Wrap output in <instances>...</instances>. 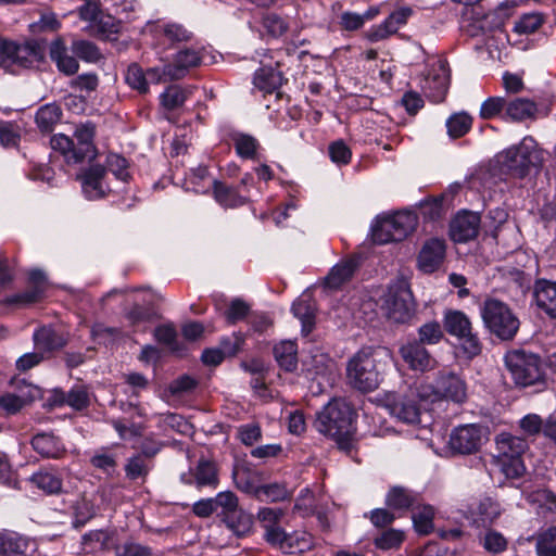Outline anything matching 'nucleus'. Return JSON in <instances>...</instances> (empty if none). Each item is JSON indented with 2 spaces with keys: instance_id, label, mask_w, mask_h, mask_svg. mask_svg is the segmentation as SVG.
Instances as JSON below:
<instances>
[{
  "instance_id": "obj_1",
  "label": "nucleus",
  "mask_w": 556,
  "mask_h": 556,
  "mask_svg": "<svg viewBox=\"0 0 556 556\" xmlns=\"http://www.w3.org/2000/svg\"><path fill=\"white\" fill-rule=\"evenodd\" d=\"M353 416L354 412L349 403L344 400H332L317 414L315 428L333 439L341 450L349 451L354 434Z\"/></svg>"
},
{
  "instance_id": "obj_2",
  "label": "nucleus",
  "mask_w": 556,
  "mask_h": 556,
  "mask_svg": "<svg viewBox=\"0 0 556 556\" xmlns=\"http://www.w3.org/2000/svg\"><path fill=\"white\" fill-rule=\"evenodd\" d=\"M496 160L504 170L522 178L543 166L545 153L533 138L525 137L519 144L498 153Z\"/></svg>"
},
{
  "instance_id": "obj_3",
  "label": "nucleus",
  "mask_w": 556,
  "mask_h": 556,
  "mask_svg": "<svg viewBox=\"0 0 556 556\" xmlns=\"http://www.w3.org/2000/svg\"><path fill=\"white\" fill-rule=\"evenodd\" d=\"M495 443L496 454L493 455V462L500 471L507 479L521 477L526 471L522 454L528 448L527 441L520 437L503 432L496 437Z\"/></svg>"
},
{
  "instance_id": "obj_4",
  "label": "nucleus",
  "mask_w": 556,
  "mask_h": 556,
  "mask_svg": "<svg viewBox=\"0 0 556 556\" xmlns=\"http://www.w3.org/2000/svg\"><path fill=\"white\" fill-rule=\"evenodd\" d=\"M349 383L363 392L376 390L381 381V365L371 350L358 351L348 363Z\"/></svg>"
},
{
  "instance_id": "obj_5",
  "label": "nucleus",
  "mask_w": 556,
  "mask_h": 556,
  "mask_svg": "<svg viewBox=\"0 0 556 556\" xmlns=\"http://www.w3.org/2000/svg\"><path fill=\"white\" fill-rule=\"evenodd\" d=\"M506 367L515 384L521 388L544 381V367L540 357L523 350L509 351L505 355Z\"/></svg>"
},
{
  "instance_id": "obj_6",
  "label": "nucleus",
  "mask_w": 556,
  "mask_h": 556,
  "mask_svg": "<svg viewBox=\"0 0 556 556\" xmlns=\"http://www.w3.org/2000/svg\"><path fill=\"white\" fill-rule=\"evenodd\" d=\"M481 316L490 332L501 340H511L520 326L509 306L496 299H486L483 302Z\"/></svg>"
},
{
  "instance_id": "obj_7",
  "label": "nucleus",
  "mask_w": 556,
  "mask_h": 556,
  "mask_svg": "<svg viewBox=\"0 0 556 556\" xmlns=\"http://www.w3.org/2000/svg\"><path fill=\"white\" fill-rule=\"evenodd\" d=\"M43 51L36 40L16 42L0 38V66L9 72L29 68L40 62Z\"/></svg>"
},
{
  "instance_id": "obj_8",
  "label": "nucleus",
  "mask_w": 556,
  "mask_h": 556,
  "mask_svg": "<svg viewBox=\"0 0 556 556\" xmlns=\"http://www.w3.org/2000/svg\"><path fill=\"white\" fill-rule=\"evenodd\" d=\"M420 396L422 400H448L460 404L467 399V386L456 374L441 371L434 383H420Z\"/></svg>"
},
{
  "instance_id": "obj_9",
  "label": "nucleus",
  "mask_w": 556,
  "mask_h": 556,
  "mask_svg": "<svg viewBox=\"0 0 556 556\" xmlns=\"http://www.w3.org/2000/svg\"><path fill=\"white\" fill-rule=\"evenodd\" d=\"M302 375L307 381L316 383L315 393H321L336 378V364L324 352L315 349L302 361ZM314 389L313 386H311Z\"/></svg>"
},
{
  "instance_id": "obj_10",
  "label": "nucleus",
  "mask_w": 556,
  "mask_h": 556,
  "mask_svg": "<svg viewBox=\"0 0 556 556\" xmlns=\"http://www.w3.org/2000/svg\"><path fill=\"white\" fill-rule=\"evenodd\" d=\"M382 307L390 320L397 324L408 323L416 311L409 287L404 281L391 286L383 296Z\"/></svg>"
},
{
  "instance_id": "obj_11",
  "label": "nucleus",
  "mask_w": 556,
  "mask_h": 556,
  "mask_svg": "<svg viewBox=\"0 0 556 556\" xmlns=\"http://www.w3.org/2000/svg\"><path fill=\"white\" fill-rule=\"evenodd\" d=\"M418 399H422L420 384L402 393H388L384 397V406L399 420L405 424H416L420 418Z\"/></svg>"
},
{
  "instance_id": "obj_12",
  "label": "nucleus",
  "mask_w": 556,
  "mask_h": 556,
  "mask_svg": "<svg viewBox=\"0 0 556 556\" xmlns=\"http://www.w3.org/2000/svg\"><path fill=\"white\" fill-rule=\"evenodd\" d=\"M488 429L478 424H467L454 428L448 439V447L460 455L478 452L488 441Z\"/></svg>"
},
{
  "instance_id": "obj_13",
  "label": "nucleus",
  "mask_w": 556,
  "mask_h": 556,
  "mask_svg": "<svg viewBox=\"0 0 556 556\" xmlns=\"http://www.w3.org/2000/svg\"><path fill=\"white\" fill-rule=\"evenodd\" d=\"M445 330L460 341L462 349L469 356L479 354V339L472 333L469 318L460 311H450L444 317Z\"/></svg>"
},
{
  "instance_id": "obj_14",
  "label": "nucleus",
  "mask_w": 556,
  "mask_h": 556,
  "mask_svg": "<svg viewBox=\"0 0 556 556\" xmlns=\"http://www.w3.org/2000/svg\"><path fill=\"white\" fill-rule=\"evenodd\" d=\"M285 515L286 511L277 507H262L256 515V520L264 531L265 541L275 547L285 538V529L281 527Z\"/></svg>"
},
{
  "instance_id": "obj_15",
  "label": "nucleus",
  "mask_w": 556,
  "mask_h": 556,
  "mask_svg": "<svg viewBox=\"0 0 556 556\" xmlns=\"http://www.w3.org/2000/svg\"><path fill=\"white\" fill-rule=\"evenodd\" d=\"M155 43L160 47H168L179 42L191 40L192 33L184 25L174 22H157L149 27Z\"/></svg>"
},
{
  "instance_id": "obj_16",
  "label": "nucleus",
  "mask_w": 556,
  "mask_h": 556,
  "mask_svg": "<svg viewBox=\"0 0 556 556\" xmlns=\"http://www.w3.org/2000/svg\"><path fill=\"white\" fill-rule=\"evenodd\" d=\"M400 354L413 370L428 371L437 367V361L431 357L424 344L417 341L402 345Z\"/></svg>"
},
{
  "instance_id": "obj_17",
  "label": "nucleus",
  "mask_w": 556,
  "mask_h": 556,
  "mask_svg": "<svg viewBox=\"0 0 556 556\" xmlns=\"http://www.w3.org/2000/svg\"><path fill=\"white\" fill-rule=\"evenodd\" d=\"M96 128L91 122L78 125L74 132L75 151L70 157H73V162L77 163L85 159H91L94 156V138Z\"/></svg>"
},
{
  "instance_id": "obj_18",
  "label": "nucleus",
  "mask_w": 556,
  "mask_h": 556,
  "mask_svg": "<svg viewBox=\"0 0 556 556\" xmlns=\"http://www.w3.org/2000/svg\"><path fill=\"white\" fill-rule=\"evenodd\" d=\"M445 243L440 239L428 240L419 252L418 266L424 273L435 271L443 263Z\"/></svg>"
},
{
  "instance_id": "obj_19",
  "label": "nucleus",
  "mask_w": 556,
  "mask_h": 556,
  "mask_svg": "<svg viewBox=\"0 0 556 556\" xmlns=\"http://www.w3.org/2000/svg\"><path fill=\"white\" fill-rule=\"evenodd\" d=\"M480 216L472 212L458 214L451 224V237L456 242L469 241L478 235Z\"/></svg>"
},
{
  "instance_id": "obj_20",
  "label": "nucleus",
  "mask_w": 556,
  "mask_h": 556,
  "mask_svg": "<svg viewBox=\"0 0 556 556\" xmlns=\"http://www.w3.org/2000/svg\"><path fill=\"white\" fill-rule=\"evenodd\" d=\"M105 168L93 165L80 175L83 192L89 200H98L106 194Z\"/></svg>"
},
{
  "instance_id": "obj_21",
  "label": "nucleus",
  "mask_w": 556,
  "mask_h": 556,
  "mask_svg": "<svg viewBox=\"0 0 556 556\" xmlns=\"http://www.w3.org/2000/svg\"><path fill=\"white\" fill-rule=\"evenodd\" d=\"M450 75L446 64L438 61L433 73L425 79L424 89L433 102H441L445 98L448 89Z\"/></svg>"
},
{
  "instance_id": "obj_22",
  "label": "nucleus",
  "mask_w": 556,
  "mask_h": 556,
  "mask_svg": "<svg viewBox=\"0 0 556 556\" xmlns=\"http://www.w3.org/2000/svg\"><path fill=\"white\" fill-rule=\"evenodd\" d=\"M180 479L186 484L197 486H216L218 482L216 465L208 459H200L193 471L182 473Z\"/></svg>"
},
{
  "instance_id": "obj_23",
  "label": "nucleus",
  "mask_w": 556,
  "mask_h": 556,
  "mask_svg": "<svg viewBox=\"0 0 556 556\" xmlns=\"http://www.w3.org/2000/svg\"><path fill=\"white\" fill-rule=\"evenodd\" d=\"M49 55L58 70L64 75L71 76L78 72L79 64L75 56L70 54L65 41L59 37L51 41Z\"/></svg>"
},
{
  "instance_id": "obj_24",
  "label": "nucleus",
  "mask_w": 556,
  "mask_h": 556,
  "mask_svg": "<svg viewBox=\"0 0 556 556\" xmlns=\"http://www.w3.org/2000/svg\"><path fill=\"white\" fill-rule=\"evenodd\" d=\"M412 10L409 8H402L394 11L384 20L380 25L372 27L368 33V38L371 41H380L389 36L395 34L401 25L405 24L410 16Z\"/></svg>"
},
{
  "instance_id": "obj_25",
  "label": "nucleus",
  "mask_w": 556,
  "mask_h": 556,
  "mask_svg": "<svg viewBox=\"0 0 556 556\" xmlns=\"http://www.w3.org/2000/svg\"><path fill=\"white\" fill-rule=\"evenodd\" d=\"M31 446L36 453L45 458L59 459L66 452L62 441L51 432H41L34 435Z\"/></svg>"
},
{
  "instance_id": "obj_26",
  "label": "nucleus",
  "mask_w": 556,
  "mask_h": 556,
  "mask_svg": "<svg viewBox=\"0 0 556 556\" xmlns=\"http://www.w3.org/2000/svg\"><path fill=\"white\" fill-rule=\"evenodd\" d=\"M500 514L498 504L489 497L475 502L468 507V518L478 527L491 525Z\"/></svg>"
},
{
  "instance_id": "obj_27",
  "label": "nucleus",
  "mask_w": 556,
  "mask_h": 556,
  "mask_svg": "<svg viewBox=\"0 0 556 556\" xmlns=\"http://www.w3.org/2000/svg\"><path fill=\"white\" fill-rule=\"evenodd\" d=\"M200 62L201 55L198 50L193 48L184 49L177 52L172 64H167L166 73L172 79H180L189 68L198 66Z\"/></svg>"
},
{
  "instance_id": "obj_28",
  "label": "nucleus",
  "mask_w": 556,
  "mask_h": 556,
  "mask_svg": "<svg viewBox=\"0 0 556 556\" xmlns=\"http://www.w3.org/2000/svg\"><path fill=\"white\" fill-rule=\"evenodd\" d=\"M31 483L48 495H55L62 492L63 480L53 469L42 468L30 477Z\"/></svg>"
},
{
  "instance_id": "obj_29",
  "label": "nucleus",
  "mask_w": 556,
  "mask_h": 556,
  "mask_svg": "<svg viewBox=\"0 0 556 556\" xmlns=\"http://www.w3.org/2000/svg\"><path fill=\"white\" fill-rule=\"evenodd\" d=\"M534 298L540 308L551 317L556 318V282L539 281L535 287Z\"/></svg>"
},
{
  "instance_id": "obj_30",
  "label": "nucleus",
  "mask_w": 556,
  "mask_h": 556,
  "mask_svg": "<svg viewBox=\"0 0 556 556\" xmlns=\"http://www.w3.org/2000/svg\"><path fill=\"white\" fill-rule=\"evenodd\" d=\"M313 544V536L305 531H294L292 533L285 531V538L281 539V543H278L277 548L288 554L303 553L311 549Z\"/></svg>"
},
{
  "instance_id": "obj_31",
  "label": "nucleus",
  "mask_w": 556,
  "mask_h": 556,
  "mask_svg": "<svg viewBox=\"0 0 556 556\" xmlns=\"http://www.w3.org/2000/svg\"><path fill=\"white\" fill-rule=\"evenodd\" d=\"M36 349L42 354L59 350L66 343L65 339L50 327H42L34 333Z\"/></svg>"
},
{
  "instance_id": "obj_32",
  "label": "nucleus",
  "mask_w": 556,
  "mask_h": 556,
  "mask_svg": "<svg viewBox=\"0 0 556 556\" xmlns=\"http://www.w3.org/2000/svg\"><path fill=\"white\" fill-rule=\"evenodd\" d=\"M62 118V110L55 103H49L38 109L35 121L37 127L41 132L53 131L55 125L60 123Z\"/></svg>"
},
{
  "instance_id": "obj_33",
  "label": "nucleus",
  "mask_w": 556,
  "mask_h": 556,
  "mask_svg": "<svg viewBox=\"0 0 556 556\" xmlns=\"http://www.w3.org/2000/svg\"><path fill=\"white\" fill-rule=\"evenodd\" d=\"M387 217L392 225L393 238L397 241L405 239L417 225V217L412 212H399Z\"/></svg>"
},
{
  "instance_id": "obj_34",
  "label": "nucleus",
  "mask_w": 556,
  "mask_h": 556,
  "mask_svg": "<svg viewBox=\"0 0 556 556\" xmlns=\"http://www.w3.org/2000/svg\"><path fill=\"white\" fill-rule=\"evenodd\" d=\"M245 492L252 493L262 502H280L290 496L285 485L278 483L264 484L258 486H245Z\"/></svg>"
},
{
  "instance_id": "obj_35",
  "label": "nucleus",
  "mask_w": 556,
  "mask_h": 556,
  "mask_svg": "<svg viewBox=\"0 0 556 556\" xmlns=\"http://www.w3.org/2000/svg\"><path fill=\"white\" fill-rule=\"evenodd\" d=\"M298 348L294 341L285 340L275 345L274 355L281 368L293 371L298 364Z\"/></svg>"
},
{
  "instance_id": "obj_36",
  "label": "nucleus",
  "mask_w": 556,
  "mask_h": 556,
  "mask_svg": "<svg viewBox=\"0 0 556 556\" xmlns=\"http://www.w3.org/2000/svg\"><path fill=\"white\" fill-rule=\"evenodd\" d=\"M253 84L258 90L273 93L282 85V75L271 67H263L255 73Z\"/></svg>"
},
{
  "instance_id": "obj_37",
  "label": "nucleus",
  "mask_w": 556,
  "mask_h": 556,
  "mask_svg": "<svg viewBox=\"0 0 556 556\" xmlns=\"http://www.w3.org/2000/svg\"><path fill=\"white\" fill-rule=\"evenodd\" d=\"M356 267L357 262L354 258L345 260L337 264L326 278L327 286L333 289L339 288L351 279Z\"/></svg>"
},
{
  "instance_id": "obj_38",
  "label": "nucleus",
  "mask_w": 556,
  "mask_h": 556,
  "mask_svg": "<svg viewBox=\"0 0 556 556\" xmlns=\"http://www.w3.org/2000/svg\"><path fill=\"white\" fill-rule=\"evenodd\" d=\"M538 111L535 102L526 98H517L506 102V115L513 121L531 118Z\"/></svg>"
},
{
  "instance_id": "obj_39",
  "label": "nucleus",
  "mask_w": 556,
  "mask_h": 556,
  "mask_svg": "<svg viewBox=\"0 0 556 556\" xmlns=\"http://www.w3.org/2000/svg\"><path fill=\"white\" fill-rule=\"evenodd\" d=\"M112 532L93 530L83 535L81 546L85 553H96L111 548Z\"/></svg>"
},
{
  "instance_id": "obj_40",
  "label": "nucleus",
  "mask_w": 556,
  "mask_h": 556,
  "mask_svg": "<svg viewBox=\"0 0 556 556\" xmlns=\"http://www.w3.org/2000/svg\"><path fill=\"white\" fill-rule=\"evenodd\" d=\"M28 541L15 533L0 532V556H18L26 552Z\"/></svg>"
},
{
  "instance_id": "obj_41",
  "label": "nucleus",
  "mask_w": 556,
  "mask_h": 556,
  "mask_svg": "<svg viewBox=\"0 0 556 556\" xmlns=\"http://www.w3.org/2000/svg\"><path fill=\"white\" fill-rule=\"evenodd\" d=\"M417 494L402 488H392L387 495V505L393 509H408L417 503Z\"/></svg>"
},
{
  "instance_id": "obj_42",
  "label": "nucleus",
  "mask_w": 556,
  "mask_h": 556,
  "mask_svg": "<svg viewBox=\"0 0 556 556\" xmlns=\"http://www.w3.org/2000/svg\"><path fill=\"white\" fill-rule=\"evenodd\" d=\"M154 417L157 418V426L162 428L164 432L173 430L178 433L187 434L191 429L190 424L181 415L175 413L156 414Z\"/></svg>"
},
{
  "instance_id": "obj_43",
  "label": "nucleus",
  "mask_w": 556,
  "mask_h": 556,
  "mask_svg": "<svg viewBox=\"0 0 556 556\" xmlns=\"http://www.w3.org/2000/svg\"><path fill=\"white\" fill-rule=\"evenodd\" d=\"M227 527L237 535H245L250 532L253 520L251 515L247 514L241 508H237L235 511L229 514L225 519Z\"/></svg>"
},
{
  "instance_id": "obj_44",
  "label": "nucleus",
  "mask_w": 556,
  "mask_h": 556,
  "mask_svg": "<svg viewBox=\"0 0 556 556\" xmlns=\"http://www.w3.org/2000/svg\"><path fill=\"white\" fill-rule=\"evenodd\" d=\"M191 89H185L177 85H172L161 94V103L167 110L180 108L190 97Z\"/></svg>"
},
{
  "instance_id": "obj_45",
  "label": "nucleus",
  "mask_w": 556,
  "mask_h": 556,
  "mask_svg": "<svg viewBox=\"0 0 556 556\" xmlns=\"http://www.w3.org/2000/svg\"><path fill=\"white\" fill-rule=\"evenodd\" d=\"M292 312L302 323V332L308 334L314 326V307L308 300L300 299L292 305Z\"/></svg>"
},
{
  "instance_id": "obj_46",
  "label": "nucleus",
  "mask_w": 556,
  "mask_h": 556,
  "mask_svg": "<svg viewBox=\"0 0 556 556\" xmlns=\"http://www.w3.org/2000/svg\"><path fill=\"white\" fill-rule=\"evenodd\" d=\"M214 197L220 205L226 207H236L244 203V199L232 188L218 181H214Z\"/></svg>"
},
{
  "instance_id": "obj_47",
  "label": "nucleus",
  "mask_w": 556,
  "mask_h": 556,
  "mask_svg": "<svg viewBox=\"0 0 556 556\" xmlns=\"http://www.w3.org/2000/svg\"><path fill=\"white\" fill-rule=\"evenodd\" d=\"M434 509L429 505H424L413 514V523L415 530L422 535L429 534L433 530Z\"/></svg>"
},
{
  "instance_id": "obj_48",
  "label": "nucleus",
  "mask_w": 556,
  "mask_h": 556,
  "mask_svg": "<svg viewBox=\"0 0 556 556\" xmlns=\"http://www.w3.org/2000/svg\"><path fill=\"white\" fill-rule=\"evenodd\" d=\"M236 152L243 159H254L258 149V141L247 134H236L232 137Z\"/></svg>"
},
{
  "instance_id": "obj_49",
  "label": "nucleus",
  "mask_w": 556,
  "mask_h": 556,
  "mask_svg": "<svg viewBox=\"0 0 556 556\" xmlns=\"http://www.w3.org/2000/svg\"><path fill=\"white\" fill-rule=\"evenodd\" d=\"M404 538L405 534L403 531L397 529H388L376 536L374 543L377 548L388 551L399 548L403 543Z\"/></svg>"
},
{
  "instance_id": "obj_50",
  "label": "nucleus",
  "mask_w": 556,
  "mask_h": 556,
  "mask_svg": "<svg viewBox=\"0 0 556 556\" xmlns=\"http://www.w3.org/2000/svg\"><path fill=\"white\" fill-rule=\"evenodd\" d=\"M472 119L466 113L453 114L446 121L447 134L453 138H459L464 136L471 127Z\"/></svg>"
},
{
  "instance_id": "obj_51",
  "label": "nucleus",
  "mask_w": 556,
  "mask_h": 556,
  "mask_svg": "<svg viewBox=\"0 0 556 556\" xmlns=\"http://www.w3.org/2000/svg\"><path fill=\"white\" fill-rule=\"evenodd\" d=\"M544 22V17L539 12L523 14L514 26V30L520 35H528L536 31Z\"/></svg>"
},
{
  "instance_id": "obj_52",
  "label": "nucleus",
  "mask_w": 556,
  "mask_h": 556,
  "mask_svg": "<svg viewBox=\"0 0 556 556\" xmlns=\"http://www.w3.org/2000/svg\"><path fill=\"white\" fill-rule=\"evenodd\" d=\"M535 549L539 556H556V527L538 536Z\"/></svg>"
},
{
  "instance_id": "obj_53",
  "label": "nucleus",
  "mask_w": 556,
  "mask_h": 556,
  "mask_svg": "<svg viewBox=\"0 0 556 556\" xmlns=\"http://www.w3.org/2000/svg\"><path fill=\"white\" fill-rule=\"evenodd\" d=\"M213 500L215 513L220 515L223 519L239 507L237 496L230 491L220 492Z\"/></svg>"
},
{
  "instance_id": "obj_54",
  "label": "nucleus",
  "mask_w": 556,
  "mask_h": 556,
  "mask_svg": "<svg viewBox=\"0 0 556 556\" xmlns=\"http://www.w3.org/2000/svg\"><path fill=\"white\" fill-rule=\"evenodd\" d=\"M72 51L86 62L94 63L101 59V53L97 46L87 40H74L72 42Z\"/></svg>"
},
{
  "instance_id": "obj_55",
  "label": "nucleus",
  "mask_w": 556,
  "mask_h": 556,
  "mask_svg": "<svg viewBox=\"0 0 556 556\" xmlns=\"http://www.w3.org/2000/svg\"><path fill=\"white\" fill-rule=\"evenodd\" d=\"M371 238L375 243L386 244L391 241H396L393 238V229L388 217L379 218L376 220L371 228Z\"/></svg>"
},
{
  "instance_id": "obj_56",
  "label": "nucleus",
  "mask_w": 556,
  "mask_h": 556,
  "mask_svg": "<svg viewBox=\"0 0 556 556\" xmlns=\"http://www.w3.org/2000/svg\"><path fill=\"white\" fill-rule=\"evenodd\" d=\"M13 393L18 397L24 407L30 405L42 395L40 388L24 380L16 383V390Z\"/></svg>"
},
{
  "instance_id": "obj_57",
  "label": "nucleus",
  "mask_w": 556,
  "mask_h": 556,
  "mask_svg": "<svg viewBox=\"0 0 556 556\" xmlns=\"http://www.w3.org/2000/svg\"><path fill=\"white\" fill-rule=\"evenodd\" d=\"M126 83L132 88L138 90L140 93L148 91V80L143 70L138 64H131L128 66L126 73Z\"/></svg>"
},
{
  "instance_id": "obj_58",
  "label": "nucleus",
  "mask_w": 556,
  "mask_h": 556,
  "mask_svg": "<svg viewBox=\"0 0 556 556\" xmlns=\"http://www.w3.org/2000/svg\"><path fill=\"white\" fill-rule=\"evenodd\" d=\"M119 334L121 332L118 329L106 327L103 324H96L91 328V338L99 344H111L119 337Z\"/></svg>"
},
{
  "instance_id": "obj_59",
  "label": "nucleus",
  "mask_w": 556,
  "mask_h": 556,
  "mask_svg": "<svg viewBox=\"0 0 556 556\" xmlns=\"http://www.w3.org/2000/svg\"><path fill=\"white\" fill-rule=\"evenodd\" d=\"M263 27L273 37H280L288 30V23L276 13H267L263 17Z\"/></svg>"
},
{
  "instance_id": "obj_60",
  "label": "nucleus",
  "mask_w": 556,
  "mask_h": 556,
  "mask_svg": "<svg viewBox=\"0 0 556 556\" xmlns=\"http://www.w3.org/2000/svg\"><path fill=\"white\" fill-rule=\"evenodd\" d=\"M419 343L421 344H435L442 337L443 332L441 326L437 321L422 325L419 330Z\"/></svg>"
},
{
  "instance_id": "obj_61",
  "label": "nucleus",
  "mask_w": 556,
  "mask_h": 556,
  "mask_svg": "<svg viewBox=\"0 0 556 556\" xmlns=\"http://www.w3.org/2000/svg\"><path fill=\"white\" fill-rule=\"evenodd\" d=\"M250 306L241 299H235L230 302L228 309L225 313L226 319L229 324H236L242 320L249 314Z\"/></svg>"
},
{
  "instance_id": "obj_62",
  "label": "nucleus",
  "mask_w": 556,
  "mask_h": 556,
  "mask_svg": "<svg viewBox=\"0 0 556 556\" xmlns=\"http://www.w3.org/2000/svg\"><path fill=\"white\" fill-rule=\"evenodd\" d=\"M503 110L506 111L505 99L502 97H492L481 104L480 116L484 119H489L500 114Z\"/></svg>"
},
{
  "instance_id": "obj_63",
  "label": "nucleus",
  "mask_w": 556,
  "mask_h": 556,
  "mask_svg": "<svg viewBox=\"0 0 556 556\" xmlns=\"http://www.w3.org/2000/svg\"><path fill=\"white\" fill-rule=\"evenodd\" d=\"M238 438L244 445H253L262 439V430L257 424H245L238 428Z\"/></svg>"
},
{
  "instance_id": "obj_64",
  "label": "nucleus",
  "mask_w": 556,
  "mask_h": 556,
  "mask_svg": "<svg viewBox=\"0 0 556 556\" xmlns=\"http://www.w3.org/2000/svg\"><path fill=\"white\" fill-rule=\"evenodd\" d=\"M115 556H151L152 551L150 547L135 543L126 542L123 545L114 547Z\"/></svg>"
}]
</instances>
